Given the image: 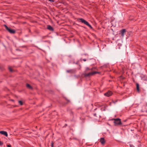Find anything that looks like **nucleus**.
<instances>
[{"label": "nucleus", "mask_w": 147, "mask_h": 147, "mask_svg": "<svg viewBox=\"0 0 147 147\" xmlns=\"http://www.w3.org/2000/svg\"><path fill=\"white\" fill-rule=\"evenodd\" d=\"M65 99L67 101V102L65 103L66 104H67L70 101L69 100L67 99L66 98H65Z\"/></svg>", "instance_id": "20"}, {"label": "nucleus", "mask_w": 147, "mask_h": 147, "mask_svg": "<svg viewBox=\"0 0 147 147\" xmlns=\"http://www.w3.org/2000/svg\"><path fill=\"white\" fill-rule=\"evenodd\" d=\"M18 103L20 105H22L23 104V102L21 100H19Z\"/></svg>", "instance_id": "16"}, {"label": "nucleus", "mask_w": 147, "mask_h": 147, "mask_svg": "<svg viewBox=\"0 0 147 147\" xmlns=\"http://www.w3.org/2000/svg\"><path fill=\"white\" fill-rule=\"evenodd\" d=\"M147 105V103H146V105Z\"/></svg>", "instance_id": "38"}, {"label": "nucleus", "mask_w": 147, "mask_h": 147, "mask_svg": "<svg viewBox=\"0 0 147 147\" xmlns=\"http://www.w3.org/2000/svg\"><path fill=\"white\" fill-rule=\"evenodd\" d=\"M94 115V116H96V113H94V114H93Z\"/></svg>", "instance_id": "33"}, {"label": "nucleus", "mask_w": 147, "mask_h": 147, "mask_svg": "<svg viewBox=\"0 0 147 147\" xmlns=\"http://www.w3.org/2000/svg\"><path fill=\"white\" fill-rule=\"evenodd\" d=\"M136 89L137 92L138 93H140V89L139 85L138 83H136Z\"/></svg>", "instance_id": "11"}, {"label": "nucleus", "mask_w": 147, "mask_h": 147, "mask_svg": "<svg viewBox=\"0 0 147 147\" xmlns=\"http://www.w3.org/2000/svg\"><path fill=\"white\" fill-rule=\"evenodd\" d=\"M53 144H54L53 142V141H52L51 142V147H54Z\"/></svg>", "instance_id": "21"}, {"label": "nucleus", "mask_w": 147, "mask_h": 147, "mask_svg": "<svg viewBox=\"0 0 147 147\" xmlns=\"http://www.w3.org/2000/svg\"><path fill=\"white\" fill-rule=\"evenodd\" d=\"M93 72H92L89 73L88 74H86V73H85V74H83L82 75V76H84L85 77H89V76H93Z\"/></svg>", "instance_id": "4"}, {"label": "nucleus", "mask_w": 147, "mask_h": 147, "mask_svg": "<svg viewBox=\"0 0 147 147\" xmlns=\"http://www.w3.org/2000/svg\"><path fill=\"white\" fill-rule=\"evenodd\" d=\"M50 91H51V92H53V91H52V90H50Z\"/></svg>", "instance_id": "37"}, {"label": "nucleus", "mask_w": 147, "mask_h": 147, "mask_svg": "<svg viewBox=\"0 0 147 147\" xmlns=\"http://www.w3.org/2000/svg\"><path fill=\"white\" fill-rule=\"evenodd\" d=\"M93 72H92L89 73L88 74H86V73H85V74H83L82 75V76H84L85 77H89V76H93Z\"/></svg>", "instance_id": "5"}, {"label": "nucleus", "mask_w": 147, "mask_h": 147, "mask_svg": "<svg viewBox=\"0 0 147 147\" xmlns=\"http://www.w3.org/2000/svg\"><path fill=\"white\" fill-rule=\"evenodd\" d=\"M118 16H119V17H121L122 16V13H121V12H119V13H118Z\"/></svg>", "instance_id": "19"}, {"label": "nucleus", "mask_w": 147, "mask_h": 147, "mask_svg": "<svg viewBox=\"0 0 147 147\" xmlns=\"http://www.w3.org/2000/svg\"><path fill=\"white\" fill-rule=\"evenodd\" d=\"M7 147H11V145L10 144H7Z\"/></svg>", "instance_id": "24"}, {"label": "nucleus", "mask_w": 147, "mask_h": 147, "mask_svg": "<svg viewBox=\"0 0 147 147\" xmlns=\"http://www.w3.org/2000/svg\"><path fill=\"white\" fill-rule=\"evenodd\" d=\"M127 121V119H126V120H125L123 121H124V122H126Z\"/></svg>", "instance_id": "35"}, {"label": "nucleus", "mask_w": 147, "mask_h": 147, "mask_svg": "<svg viewBox=\"0 0 147 147\" xmlns=\"http://www.w3.org/2000/svg\"><path fill=\"white\" fill-rule=\"evenodd\" d=\"M83 60L84 61H86V59H83Z\"/></svg>", "instance_id": "34"}, {"label": "nucleus", "mask_w": 147, "mask_h": 147, "mask_svg": "<svg viewBox=\"0 0 147 147\" xmlns=\"http://www.w3.org/2000/svg\"><path fill=\"white\" fill-rule=\"evenodd\" d=\"M100 141L101 144L102 145H104L105 143V140L104 138H101L100 139Z\"/></svg>", "instance_id": "12"}, {"label": "nucleus", "mask_w": 147, "mask_h": 147, "mask_svg": "<svg viewBox=\"0 0 147 147\" xmlns=\"http://www.w3.org/2000/svg\"><path fill=\"white\" fill-rule=\"evenodd\" d=\"M9 100L12 101V102H13L14 101V100L13 99H10Z\"/></svg>", "instance_id": "30"}, {"label": "nucleus", "mask_w": 147, "mask_h": 147, "mask_svg": "<svg viewBox=\"0 0 147 147\" xmlns=\"http://www.w3.org/2000/svg\"><path fill=\"white\" fill-rule=\"evenodd\" d=\"M66 72L67 73H72L74 72V70L72 69L67 70Z\"/></svg>", "instance_id": "14"}, {"label": "nucleus", "mask_w": 147, "mask_h": 147, "mask_svg": "<svg viewBox=\"0 0 147 147\" xmlns=\"http://www.w3.org/2000/svg\"><path fill=\"white\" fill-rule=\"evenodd\" d=\"M3 26L5 27L6 30L9 33L11 34H14L16 32L15 30L11 28L10 27H8L6 25L4 24Z\"/></svg>", "instance_id": "3"}, {"label": "nucleus", "mask_w": 147, "mask_h": 147, "mask_svg": "<svg viewBox=\"0 0 147 147\" xmlns=\"http://www.w3.org/2000/svg\"><path fill=\"white\" fill-rule=\"evenodd\" d=\"M47 28L49 30L52 32L54 31V28L50 25H47Z\"/></svg>", "instance_id": "8"}, {"label": "nucleus", "mask_w": 147, "mask_h": 147, "mask_svg": "<svg viewBox=\"0 0 147 147\" xmlns=\"http://www.w3.org/2000/svg\"><path fill=\"white\" fill-rule=\"evenodd\" d=\"M3 144V143L2 142L0 141V146H2Z\"/></svg>", "instance_id": "22"}, {"label": "nucleus", "mask_w": 147, "mask_h": 147, "mask_svg": "<svg viewBox=\"0 0 147 147\" xmlns=\"http://www.w3.org/2000/svg\"><path fill=\"white\" fill-rule=\"evenodd\" d=\"M81 26L82 27H83L85 29H87V28H86V27H85V26Z\"/></svg>", "instance_id": "29"}, {"label": "nucleus", "mask_w": 147, "mask_h": 147, "mask_svg": "<svg viewBox=\"0 0 147 147\" xmlns=\"http://www.w3.org/2000/svg\"><path fill=\"white\" fill-rule=\"evenodd\" d=\"M49 1H50L51 3H52L55 2V0H48Z\"/></svg>", "instance_id": "23"}, {"label": "nucleus", "mask_w": 147, "mask_h": 147, "mask_svg": "<svg viewBox=\"0 0 147 147\" xmlns=\"http://www.w3.org/2000/svg\"><path fill=\"white\" fill-rule=\"evenodd\" d=\"M8 69L10 72L12 73L14 71V70L12 69V68L10 66H9L8 67Z\"/></svg>", "instance_id": "15"}, {"label": "nucleus", "mask_w": 147, "mask_h": 147, "mask_svg": "<svg viewBox=\"0 0 147 147\" xmlns=\"http://www.w3.org/2000/svg\"><path fill=\"white\" fill-rule=\"evenodd\" d=\"M120 77L122 79H125V78L123 77V76H120Z\"/></svg>", "instance_id": "25"}, {"label": "nucleus", "mask_w": 147, "mask_h": 147, "mask_svg": "<svg viewBox=\"0 0 147 147\" xmlns=\"http://www.w3.org/2000/svg\"><path fill=\"white\" fill-rule=\"evenodd\" d=\"M129 145H130V147H134V146L132 144H130Z\"/></svg>", "instance_id": "28"}, {"label": "nucleus", "mask_w": 147, "mask_h": 147, "mask_svg": "<svg viewBox=\"0 0 147 147\" xmlns=\"http://www.w3.org/2000/svg\"><path fill=\"white\" fill-rule=\"evenodd\" d=\"M71 114L72 115H74V112L72 111H71Z\"/></svg>", "instance_id": "26"}, {"label": "nucleus", "mask_w": 147, "mask_h": 147, "mask_svg": "<svg viewBox=\"0 0 147 147\" xmlns=\"http://www.w3.org/2000/svg\"><path fill=\"white\" fill-rule=\"evenodd\" d=\"M77 21L79 22H81L82 23H83L88 26L92 30L95 31L89 23L84 19L82 18H77Z\"/></svg>", "instance_id": "1"}, {"label": "nucleus", "mask_w": 147, "mask_h": 147, "mask_svg": "<svg viewBox=\"0 0 147 147\" xmlns=\"http://www.w3.org/2000/svg\"><path fill=\"white\" fill-rule=\"evenodd\" d=\"M113 92L110 90L108 91L107 92L104 94V95L107 97H109L112 95Z\"/></svg>", "instance_id": "7"}, {"label": "nucleus", "mask_w": 147, "mask_h": 147, "mask_svg": "<svg viewBox=\"0 0 147 147\" xmlns=\"http://www.w3.org/2000/svg\"><path fill=\"white\" fill-rule=\"evenodd\" d=\"M13 106V107H18V106L16 105H14Z\"/></svg>", "instance_id": "31"}, {"label": "nucleus", "mask_w": 147, "mask_h": 147, "mask_svg": "<svg viewBox=\"0 0 147 147\" xmlns=\"http://www.w3.org/2000/svg\"><path fill=\"white\" fill-rule=\"evenodd\" d=\"M117 100H116L115 102L113 100H112L113 102L114 103H115L116 102H117Z\"/></svg>", "instance_id": "27"}, {"label": "nucleus", "mask_w": 147, "mask_h": 147, "mask_svg": "<svg viewBox=\"0 0 147 147\" xmlns=\"http://www.w3.org/2000/svg\"><path fill=\"white\" fill-rule=\"evenodd\" d=\"M126 32V30L125 29H122L119 31V34H120L123 37L125 33Z\"/></svg>", "instance_id": "6"}, {"label": "nucleus", "mask_w": 147, "mask_h": 147, "mask_svg": "<svg viewBox=\"0 0 147 147\" xmlns=\"http://www.w3.org/2000/svg\"><path fill=\"white\" fill-rule=\"evenodd\" d=\"M105 108H104V110H104V111H105Z\"/></svg>", "instance_id": "36"}, {"label": "nucleus", "mask_w": 147, "mask_h": 147, "mask_svg": "<svg viewBox=\"0 0 147 147\" xmlns=\"http://www.w3.org/2000/svg\"><path fill=\"white\" fill-rule=\"evenodd\" d=\"M103 106V105H99V107H101Z\"/></svg>", "instance_id": "32"}, {"label": "nucleus", "mask_w": 147, "mask_h": 147, "mask_svg": "<svg viewBox=\"0 0 147 147\" xmlns=\"http://www.w3.org/2000/svg\"><path fill=\"white\" fill-rule=\"evenodd\" d=\"M0 134L5 136L6 137H7L8 136L7 132L4 131H0Z\"/></svg>", "instance_id": "10"}, {"label": "nucleus", "mask_w": 147, "mask_h": 147, "mask_svg": "<svg viewBox=\"0 0 147 147\" xmlns=\"http://www.w3.org/2000/svg\"><path fill=\"white\" fill-rule=\"evenodd\" d=\"M26 86L27 88L28 89L33 90V88L30 84L28 83H26Z\"/></svg>", "instance_id": "9"}, {"label": "nucleus", "mask_w": 147, "mask_h": 147, "mask_svg": "<svg viewBox=\"0 0 147 147\" xmlns=\"http://www.w3.org/2000/svg\"><path fill=\"white\" fill-rule=\"evenodd\" d=\"M112 120H114L113 123L114 125L115 126H125L127 125H125L121 122V119L119 118L113 119H111Z\"/></svg>", "instance_id": "2"}, {"label": "nucleus", "mask_w": 147, "mask_h": 147, "mask_svg": "<svg viewBox=\"0 0 147 147\" xmlns=\"http://www.w3.org/2000/svg\"><path fill=\"white\" fill-rule=\"evenodd\" d=\"M129 20L130 21H133L134 20H134V16H133L130 15L129 16Z\"/></svg>", "instance_id": "13"}, {"label": "nucleus", "mask_w": 147, "mask_h": 147, "mask_svg": "<svg viewBox=\"0 0 147 147\" xmlns=\"http://www.w3.org/2000/svg\"><path fill=\"white\" fill-rule=\"evenodd\" d=\"M93 75L96 74H100V72L97 71H94L93 72Z\"/></svg>", "instance_id": "17"}, {"label": "nucleus", "mask_w": 147, "mask_h": 147, "mask_svg": "<svg viewBox=\"0 0 147 147\" xmlns=\"http://www.w3.org/2000/svg\"><path fill=\"white\" fill-rule=\"evenodd\" d=\"M94 68L96 69V68L94 67H92V68L91 69H90V68H89L88 67H87L86 68V70H87V71L90 70H92Z\"/></svg>", "instance_id": "18"}]
</instances>
